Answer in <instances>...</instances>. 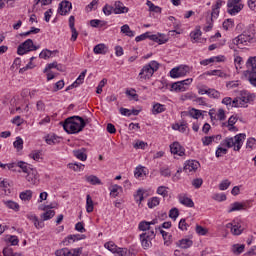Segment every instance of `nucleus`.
<instances>
[{
	"mask_svg": "<svg viewBox=\"0 0 256 256\" xmlns=\"http://www.w3.org/2000/svg\"><path fill=\"white\" fill-rule=\"evenodd\" d=\"M255 101V94H249L247 92H241L240 96L235 97H225L222 99V104L226 107H247V103Z\"/></svg>",
	"mask_w": 256,
	"mask_h": 256,
	"instance_id": "obj_1",
	"label": "nucleus"
},
{
	"mask_svg": "<svg viewBox=\"0 0 256 256\" xmlns=\"http://www.w3.org/2000/svg\"><path fill=\"white\" fill-rule=\"evenodd\" d=\"M64 131L70 135H75L81 133L85 129V124L83 122V117L81 116H71L68 117L64 122H60Z\"/></svg>",
	"mask_w": 256,
	"mask_h": 256,
	"instance_id": "obj_2",
	"label": "nucleus"
},
{
	"mask_svg": "<svg viewBox=\"0 0 256 256\" xmlns=\"http://www.w3.org/2000/svg\"><path fill=\"white\" fill-rule=\"evenodd\" d=\"M256 38V26L255 24L248 25L242 34L232 40L234 45H237L240 49L249 45V43H253Z\"/></svg>",
	"mask_w": 256,
	"mask_h": 256,
	"instance_id": "obj_3",
	"label": "nucleus"
},
{
	"mask_svg": "<svg viewBox=\"0 0 256 256\" xmlns=\"http://www.w3.org/2000/svg\"><path fill=\"white\" fill-rule=\"evenodd\" d=\"M247 135L245 133L237 134L236 136L231 138H226L222 140L221 146L227 147L228 149H231V147H234V151H241V147H243V141H245Z\"/></svg>",
	"mask_w": 256,
	"mask_h": 256,
	"instance_id": "obj_4",
	"label": "nucleus"
},
{
	"mask_svg": "<svg viewBox=\"0 0 256 256\" xmlns=\"http://www.w3.org/2000/svg\"><path fill=\"white\" fill-rule=\"evenodd\" d=\"M159 70V64L157 61L153 60L149 64H146L141 69L138 79L139 81H146V79H150L153 77L155 71Z\"/></svg>",
	"mask_w": 256,
	"mask_h": 256,
	"instance_id": "obj_5",
	"label": "nucleus"
},
{
	"mask_svg": "<svg viewBox=\"0 0 256 256\" xmlns=\"http://www.w3.org/2000/svg\"><path fill=\"white\" fill-rule=\"evenodd\" d=\"M246 69L249 83L256 87V56L250 57L247 60Z\"/></svg>",
	"mask_w": 256,
	"mask_h": 256,
	"instance_id": "obj_6",
	"label": "nucleus"
},
{
	"mask_svg": "<svg viewBox=\"0 0 256 256\" xmlns=\"http://www.w3.org/2000/svg\"><path fill=\"white\" fill-rule=\"evenodd\" d=\"M37 49H39V46H35L32 39H27L18 46L17 53L19 55H25L30 53V51H37Z\"/></svg>",
	"mask_w": 256,
	"mask_h": 256,
	"instance_id": "obj_7",
	"label": "nucleus"
},
{
	"mask_svg": "<svg viewBox=\"0 0 256 256\" xmlns=\"http://www.w3.org/2000/svg\"><path fill=\"white\" fill-rule=\"evenodd\" d=\"M243 3L241 0H228L227 2V13L229 15H237L243 11Z\"/></svg>",
	"mask_w": 256,
	"mask_h": 256,
	"instance_id": "obj_8",
	"label": "nucleus"
},
{
	"mask_svg": "<svg viewBox=\"0 0 256 256\" xmlns=\"http://www.w3.org/2000/svg\"><path fill=\"white\" fill-rule=\"evenodd\" d=\"M81 253H83V248H75L69 250V248H62L60 250H57L55 252L56 256H81Z\"/></svg>",
	"mask_w": 256,
	"mask_h": 256,
	"instance_id": "obj_9",
	"label": "nucleus"
},
{
	"mask_svg": "<svg viewBox=\"0 0 256 256\" xmlns=\"http://www.w3.org/2000/svg\"><path fill=\"white\" fill-rule=\"evenodd\" d=\"M187 69H189L187 66H179L173 68L170 71V77H172V79H179V77H185V75H187Z\"/></svg>",
	"mask_w": 256,
	"mask_h": 256,
	"instance_id": "obj_10",
	"label": "nucleus"
},
{
	"mask_svg": "<svg viewBox=\"0 0 256 256\" xmlns=\"http://www.w3.org/2000/svg\"><path fill=\"white\" fill-rule=\"evenodd\" d=\"M200 165L201 164L197 160H188L184 164L183 171H185V173H195Z\"/></svg>",
	"mask_w": 256,
	"mask_h": 256,
	"instance_id": "obj_11",
	"label": "nucleus"
},
{
	"mask_svg": "<svg viewBox=\"0 0 256 256\" xmlns=\"http://www.w3.org/2000/svg\"><path fill=\"white\" fill-rule=\"evenodd\" d=\"M71 9H73V4H71L70 1L63 0L62 2L59 3L58 13L59 15L64 16L67 15V13L71 11Z\"/></svg>",
	"mask_w": 256,
	"mask_h": 256,
	"instance_id": "obj_12",
	"label": "nucleus"
},
{
	"mask_svg": "<svg viewBox=\"0 0 256 256\" xmlns=\"http://www.w3.org/2000/svg\"><path fill=\"white\" fill-rule=\"evenodd\" d=\"M170 151L173 155H178L179 157L185 156V148L179 142L172 143L170 145Z\"/></svg>",
	"mask_w": 256,
	"mask_h": 256,
	"instance_id": "obj_13",
	"label": "nucleus"
},
{
	"mask_svg": "<svg viewBox=\"0 0 256 256\" xmlns=\"http://www.w3.org/2000/svg\"><path fill=\"white\" fill-rule=\"evenodd\" d=\"M225 1L223 0H216L215 4L212 5V11L210 13L212 21L213 19H217L219 17L220 9L223 7Z\"/></svg>",
	"mask_w": 256,
	"mask_h": 256,
	"instance_id": "obj_14",
	"label": "nucleus"
},
{
	"mask_svg": "<svg viewBox=\"0 0 256 256\" xmlns=\"http://www.w3.org/2000/svg\"><path fill=\"white\" fill-rule=\"evenodd\" d=\"M26 173V180L28 183H31V185H37V183H39V174L37 173V170L31 168Z\"/></svg>",
	"mask_w": 256,
	"mask_h": 256,
	"instance_id": "obj_15",
	"label": "nucleus"
},
{
	"mask_svg": "<svg viewBox=\"0 0 256 256\" xmlns=\"http://www.w3.org/2000/svg\"><path fill=\"white\" fill-rule=\"evenodd\" d=\"M27 219L33 223L36 229H43L45 227V222L39 220V218L34 214H27Z\"/></svg>",
	"mask_w": 256,
	"mask_h": 256,
	"instance_id": "obj_16",
	"label": "nucleus"
},
{
	"mask_svg": "<svg viewBox=\"0 0 256 256\" xmlns=\"http://www.w3.org/2000/svg\"><path fill=\"white\" fill-rule=\"evenodd\" d=\"M226 229H230L232 235H241L243 233V227L235 222L226 224Z\"/></svg>",
	"mask_w": 256,
	"mask_h": 256,
	"instance_id": "obj_17",
	"label": "nucleus"
},
{
	"mask_svg": "<svg viewBox=\"0 0 256 256\" xmlns=\"http://www.w3.org/2000/svg\"><path fill=\"white\" fill-rule=\"evenodd\" d=\"M123 13H129V8L125 7L123 2L116 1L114 4V14L115 15H121Z\"/></svg>",
	"mask_w": 256,
	"mask_h": 256,
	"instance_id": "obj_18",
	"label": "nucleus"
},
{
	"mask_svg": "<svg viewBox=\"0 0 256 256\" xmlns=\"http://www.w3.org/2000/svg\"><path fill=\"white\" fill-rule=\"evenodd\" d=\"M178 201L181 203V205H184L185 207H195V203L193 202V199L187 197L185 194H180L178 196Z\"/></svg>",
	"mask_w": 256,
	"mask_h": 256,
	"instance_id": "obj_19",
	"label": "nucleus"
},
{
	"mask_svg": "<svg viewBox=\"0 0 256 256\" xmlns=\"http://www.w3.org/2000/svg\"><path fill=\"white\" fill-rule=\"evenodd\" d=\"M145 39H150V41H157V35H151V32H146L135 38V42L139 43L140 41H145Z\"/></svg>",
	"mask_w": 256,
	"mask_h": 256,
	"instance_id": "obj_20",
	"label": "nucleus"
},
{
	"mask_svg": "<svg viewBox=\"0 0 256 256\" xmlns=\"http://www.w3.org/2000/svg\"><path fill=\"white\" fill-rule=\"evenodd\" d=\"M157 229H159L163 239H164V245H166L167 247H169V245H171V235H169V233H167L165 230L161 229V226H159L158 228H155V231H157Z\"/></svg>",
	"mask_w": 256,
	"mask_h": 256,
	"instance_id": "obj_21",
	"label": "nucleus"
},
{
	"mask_svg": "<svg viewBox=\"0 0 256 256\" xmlns=\"http://www.w3.org/2000/svg\"><path fill=\"white\" fill-rule=\"evenodd\" d=\"M202 35L201 27H196L195 31H192L190 33V37L192 39V43H199V39Z\"/></svg>",
	"mask_w": 256,
	"mask_h": 256,
	"instance_id": "obj_22",
	"label": "nucleus"
},
{
	"mask_svg": "<svg viewBox=\"0 0 256 256\" xmlns=\"http://www.w3.org/2000/svg\"><path fill=\"white\" fill-rule=\"evenodd\" d=\"M177 246L181 247V249H189V247L193 246V240H191L189 238L179 240L177 243Z\"/></svg>",
	"mask_w": 256,
	"mask_h": 256,
	"instance_id": "obj_23",
	"label": "nucleus"
},
{
	"mask_svg": "<svg viewBox=\"0 0 256 256\" xmlns=\"http://www.w3.org/2000/svg\"><path fill=\"white\" fill-rule=\"evenodd\" d=\"M85 234H74L69 235L67 238H65L64 243H75V241H81V239H85Z\"/></svg>",
	"mask_w": 256,
	"mask_h": 256,
	"instance_id": "obj_24",
	"label": "nucleus"
},
{
	"mask_svg": "<svg viewBox=\"0 0 256 256\" xmlns=\"http://www.w3.org/2000/svg\"><path fill=\"white\" fill-rule=\"evenodd\" d=\"M95 55H105L107 53V46L103 43L96 45L93 49Z\"/></svg>",
	"mask_w": 256,
	"mask_h": 256,
	"instance_id": "obj_25",
	"label": "nucleus"
},
{
	"mask_svg": "<svg viewBox=\"0 0 256 256\" xmlns=\"http://www.w3.org/2000/svg\"><path fill=\"white\" fill-rule=\"evenodd\" d=\"M140 241L143 249H149L151 247V238H148L147 234H140Z\"/></svg>",
	"mask_w": 256,
	"mask_h": 256,
	"instance_id": "obj_26",
	"label": "nucleus"
},
{
	"mask_svg": "<svg viewBox=\"0 0 256 256\" xmlns=\"http://www.w3.org/2000/svg\"><path fill=\"white\" fill-rule=\"evenodd\" d=\"M126 95L127 97H130V101H139V94H137V90L134 88L126 89Z\"/></svg>",
	"mask_w": 256,
	"mask_h": 256,
	"instance_id": "obj_27",
	"label": "nucleus"
},
{
	"mask_svg": "<svg viewBox=\"0 0 256 256\" xmlns=\"http://www.w3.org/2000/svg\"><path fill=\"white\" fill-rule=\"evenodd\" d=\"M73 153L76 159H79L80 161H87V154H85V149L82 148L80 150H74Z\"/></svg>",
	"mask_w": 256,
	"mask_h": 256,
	"instance_id": "obj_28",
	"label": "nucleus"
},
{
	"mask_svg": "<svg viewBox=\"0 0 256 256\" xmlns=\"http://www.w3.org/2000/svg\"><path fill=\"white\" fill-rule=\"evenodd\" d=\"M242 209H245V206L241 202H234L230 205V209L228 210V213H233L235 211H242Z\"/></svg>",
	"mask_w": 256,
	"mask_h": 256,
	"instance_id": "obj_29",
	"label": "nucleus"
},
{
	"mask_svg": "<svg viewBox=\"0 0 256 256\" xmlns=\"http://www.w3.org/2000/svg\"><path fill=\"white\" fill-rule=\"evenodd\" d=\"M3 203L8 209H13V211L19 209V204L13 200H3Z\"/></svg>",
	"mask_w": 256,
	"mask_h": 256,
	"instance_id": "obj_30",
	"label": "nucleus"
},
{
	"mask_svg": "<svg viewBox=\"0 0 256 256\" xmlns=\"http://www.w3.org/2000/svg\"><path fill=\"white\" fill-rule=\"evenodd\" d=\"M206 75H214L216 77H221L222 79H227L229 77V75H227V73L221 71V70H212V71H208L206 73Z\"/></svg>",
	"mask_w": 256,
	"mask_h": 256,
	"instance_id": "obj_31",
	"label": "nucleus"
},
{
	"mask_svg": "<svg viewBox=\"0 0 256 256\" xmlns=\"http://www.w3.org/2000/svg\"><path fill=\"white\" fill-rule=\"evenodd\" d=\"M165 105L156 103L153 105L152 113L153 115H159V113H164Z\"/></svg>",
	"mask_w": 256,
	"mask_h": 256,
	"instance_id": "obj_32",
	"label": "nucleus"
},
{
	"mask_svg": "<svg viewBox=\"0 0 256 256\" xmlns=\"http://www.w3.org/2000/svg\"><path fill=\"white\" fill-rule=\"evenodd\" d=\"M121 33H124L127 37H135V31L131 30L127 24L121 27Z\"/></svg>",
	"mask_w": 256,
	"mask_h": 256,
	"instance_id": "obj_33",
	"label": "nucleus"
},
{
	"mask_svg": "<svg viewBox=\"0 0 256 256\" xmlns=\"http://www.w3.org/2000/svg\"><path fill=\"white\" fill-rule=\"evenodd\" d=\"M32 198H33V191L31 190H26L20 193V199L22 201H31Z\"/></svg>",
	"mask_w": 256,
	"mask_h": 256,
	"instance_id": "obj_34",
	"label": "nucleus"
},
{
	"mask_svg": "<svg viewBox=\"0 0 256 256\" xmlns=\"http://www.w3.org/2000/svg\"><path fill=\"white\" fill-rule=\"evenodd\" d=\"M105 249H108V251H111V253H114V255L117 253L119 247H117V245H115V242H106L104 244Z\"/></svg>",
	"mask_w": 256,
	"mask_h": 256,
	"instance_id": "obj_35",
	"label": "nucleus"
},
{
	"mask_svg": "<svg viewBox=\"0 0 256 256\" xmlns=\"http://www.w3.org/2000/svg\"><path fill=\"white\" fill-rule=\"evenodd\" d=\"M93 198H91V195L86 196V211L87 213H93Z\"/></svg>",
	"mask_w": 256,
	"mask_h": 256,
	"instance_id": "obj_36",
	"label": "nucleus"
},
{
	"mask_svg": "<svg viewBox=\"0 0 256 256\" xmlns=\"http://www.w3.org/2000/svg\"><path fill=\"white\" fill-rule=\"evenodd\" d=\"M86 181L90 183V185H101V179L95 175L86 177Z\"/></svg>",
	"mask_w": 256,
	"mask_h": 256,
	"instance_id": "obj_37",
	"label": "nucleus"
},
{
	"mask_svg": "<svg viewBox=\"0 0 256 256\" xmlns=\"http://www.w3.org/2000/svg\"><path fill=\"white\" fill-rule=\"evenodd\" d=\"M91 27L97 28V27H105L107 25V21L99 20V19H93L90 21Z\"/></svg>",
	"mask_w": 256,
	"mask_h": 256,
	"instance_id": "obj_38",
	"label": "nucleus"
},
{
	"mask_svg": "<svg viewBox=\"0 0 256 256\" xmlns=\"http://www.w3.org/2000/svg\"><path fill=\"white\" fill-rule=\"evenodd\" d=\"M55 217V211L54 210H48L41 214L42 221H49V219H53Z\"/></svg>",
	"mask_w": 256,
	"mask_h": 256,
	"instance_id": "obj_39",
	"label": "nucleus"
},
{
	"mask_svg": "<svg viewBox=\"0 0 256 256\" xmlns=\"http://www.w3.org/2000/svg\"><path fill=\"white\" fill-rule=\"evenodd\" d=\"M16 167H19L23 173H29L30 171V167H29V164H27L26 162L24 161H19L16 163Z\"/></svg>",
	"mask_w": 256,
	"mask_h": 256,
	"instance_id": "obj_40",
	"label": "nucleus"
},
{
	"mask_svg": "<svg viewBox=\"0 0 256 256\" xmlns=\"http://www.w3.org/2000/svg\"><path fill=\"white\" fill-rule=\"evenodd\" d=\"M146 5H147V7H149V11L154 12V13H161V7L156 6L150 0H147Z\"/></svg>",
	"mask_w": 256,
	"mask_h": 256,
	"instance_id": "obj_41",
	"label": "nucleus"
},
{
	"mask_svg": "<svg viewBox=\"0 0 256 256\" xmlns=\"http://www.w3.org/2000/svg\"><path fill=\"white\" fill-rule=\"evenodd\" d=\"M232 251L235 255H241V253H243V251H245V245L235 244L232 248Z\"/></svg>",
	"mask_w": 256,
	"mask_h": 256,
	"instance_id": "obj_42",
	"label": "nucleus"
},
{
	"mask_svg": "<svg viewBox=\"0 0 256 256\" xmlns=\"http://www.w3.org/2000/svg\"><path fill=\"white\" fill-rule=\"evenodd\" d=\"M208 97H211V99H219L221 97V93L213 88H209Z\"/></svg>",
	"mask_w": 256,
	"mask_h": 256,
	"instance_id": "obj_43",
	"label": "nucleus"
},
{
	"mask_svg": "<svg viewBox=\"0 0 256 256\" xmlns=\"http://www.w3.org/2000/svg\"><path fill=\"white\" fill-rule=\"evenodd\" d=\"M159 203H160L159 197H152L148 201V207H149V209H153V208L157 207V205H159Z\"/></svg>",
	"mask_w": 256,
	"mask_h": 256,
	"instance_id": "obj_44",
	"label": "nucleus"
},
{
	"mask_svg": "<svg viewBox=\"0 0 256 256\" xmlns=\"http://www.w3.org/2000/svg\"><path fill=\"white\" fill-rule=\"evenodd\" d=\"M139 231H151L150 224L147 221H141L138 225Z\"/></svg>",
	"mask_w": 256,
	"mask_h": 256,
	"instance_id": "obj_45",
	"label": "nucleus"
},
{
	"mask_svg": "<svg viewBox=\"0 0 256 256\" xmlns=\"http://www.w3.org/2000/svg\"><path fill=\"white\" fill-rule=\"evenodd\" d=\"M167 189H169L166 186H159L157 188V193L158 195H161L162 197H168L169 196V191H167Z\"/></svg>",
	"mask_w": 256,
	"mask_h": 256,
	"instance_id": "obj_46",
	"label": "nucleus"
},
{
	"mask_svg": "<svg viewBox=\"0 0 256 256\" xmlns=\"http://www.w3.org/2000/svg\"><path fill=\"white\" fill-rule=\"evenodd\" d=\"M104 15H111L112 13H115V7L111 6V5H108L106 4L103 9H102Z\"/></svg>",
	"mask_w": 256,
	"mask_h": 256,
	"instance_id": "obj_47",
	"label": "nucleus"
},
{
	"mask_svg": "<svg viewBox=\"0 0 256 256\" xmlns=\"http://www.w3.org/2000/svg\"><path fill=\"white\" fill-rule=\"evenodd\" d=\"M105 85H107V79L104 78L99 82L97 86L96 93L98 95H101V93H103V88L105 87Z\"/></svg>",
	"mask_w": 256,
	"mask_h": 256,
	"instance_id": "obj_48",
	"label": "nucleus"
},
{
	"mask_svg": "<svg viewBox=\"0 0 256 256\" xmlns=\"http://www.w3.org/2000/svg\"><path fill=\"white\" fill-rule=\"evenodd\" d=\"M116 256H131V251H129L127 248H118V251H116Z\"/></svg>",
	"mask_w": 256,
	"mask_h": 256,
	"instance_id": "obj_49",
	"label": "nucleus"
},
{
	"mask_svg": "<svg viewBox=\"0 0 256 256\" xmlns=\"http://www.w3.org/2000/svg\"><path fill=\"white\" fill-rule=\"evenodd\" d=\"M51 55H53V52L49 49H45L39 54V57L40 59H50Z\"/></svg>",
	"mask_w": 256,
	"mask_h": 256,
	"instance_id": "obj_50",
	"label": "nucleus"
},
{
	"mask_svg": "<svg viewBox=\"0 0 256 256\" xmlns=\"http://www.w3.org/2000/svg\"><path fill=\"white\" fill-rule=\"evenodd\" d=\"M69 169H73V171H81L85 165L81 163H69L68 164Z\"/></svg>",
	"mask_w": 256,
	"mask_h": 256,
	"instance_id": "obj_51",
	"label": "nucleus"
},
{
	"mask_svg": "<svg viewBox=\"0 0 256 256\" xmlns=\"http://www.w3.org/2000/svg\"><path fill=\"white\" fill-rule=\"evenodd\" d=\"M233 20L232 19H227L223 22L222 27L225 29V31H229V29H233Z\"/></svg>",
	"mask_w": 256,
	"mask_h": 256,
	"instance_id": "obj_52",
	"label": "nucleus"
},
{
	"mask_svg": "<svg viewBox=\"0 0 256 256\" xmlns=\"http://www.w3.org/2000/svg\"><path fill=\"white\" fill-rule=\"evenodd\" d=\"M143 175H147V173L145 172V167L136 168L134 172V176L136 177V179H139V177H143Z\"/></svg>",
	"mask_w": 256,
	"mask_h": 256,
	"instance_id": "obj_53",
	"label": "nucleus"
},
{
	"mask_svg": "<svg viewBox=\"0 0 256 256\" xmlns=\"http://www.w3.org/2000/svg\"><path fill=\"white\" fill-rule=\"evenodd\" d=\"M169 217H170V219H173V221H176V220H177V217H179V209H177V208H172V209L169 211Z\"/></svg>",
	"mask_w": 256,
	"mask_h": 256,
	"instance_id": "obj_54",
	"label": "nucleus"
},
{
	"mask_svg": "<svg viewBox=\"0 0 256 256\" xmlns=\"http://www.w3.org/2000/svg\"><path fill=\"white\" fill-rule=\"evenodd\" d=\"M65 87V81L59 80L58 82L55 83L54 85V93H57V91H61Z\"/></svg>",
	"mask_w": 256,
	"mask_h": 256,
	"instance_id": "obj_55",
	"label": "nucleus"
},
{
	"mask_svg": "<svg viewBox=\"0 0 256 256\" xmlns=\"http://www.w3.org/2000/svg\"><path fill=\"white\" fill-rule=\"evenodd\" d=\"M85 75H87V70L82 71L74 83L78 86L81 85L85 81Z\"/></svg>",
	"mask_w": 256,
	"mask_h": 256,
	"instance_id": "obj_56",
	"label": "nucleus"
},
{
	"mask_svg": "<svg viewBox=\"0 0 256 256\" xmlns=\"http://www.w3.org/2000/svg\"><path fill=\"white\" fill-rule=\"evenodd\" d=\"M14 147L18 151H21L23 149V139L21 137L16 138V141L14 142Z\"/></svg>",
	"mask_w": 256,
	"mask_h": 256,
	"instance_id": "obj_57",
	"label": "nucleus"
},
{
	"mask_svg": "<svg viewBox=\"0 0 256 256\" xmlns=\"http://www.w3.org/2000/svg\"><path fill=\"white\" fill-rule=\"evenodd\" d=\"M160 175L162 177H171V170L169 169V167H161Z\"/></svg>",
	"mask_w": 256,
	"mask_h": 256,
	"instance_id": "obj_58",
	"label": "nucleus"
},
{
	"mask_svg": "<svg viewBox=\"0 0 256 256\" xmlns=\"http://www.w3.org/2000/svg\"><path fill=\"white\" fill-rule=\"evenodd\" d=\"M171 89H173V91H185V87H183L179 81L172 83Z\"/></svg>",
	"mask_w": 256,
	"mask_h": 256,
	"instance_id": "obj_59",
	"label": "nucleus"
},
{
	"mask_svg": "<svg viewBox=\"0 0 256 256\" xmlns=\"http://www.w3.org/2000/svg\"><path fill=\"white\" fill-rule=\"evenodd\" d=\"M230 185H231V182L229 180H224L219 184V189L220 191H227Z\"/></svg>",
	"mask_w": 256,
	"mask_h": 256,
	"instance_id": "obj_60",
	"label": "nucleus"
},
{
	"mask_svg": "<svg viewBox=\"0 0 256 256\" xmlns=\"http://www.w3.org/2000/svg\"><path fill=\"white\" fill-rule=\"evenodd\" d=\"M247 149H255L256 147V139L255 138H249L246 143Z\"/></svg>",
	"mask_w": 256,
	"mask_h": 256,
	"instance_id": "obj_61",
	"label": "nucleus"
},
{
	"mask_svg": "<svg viewBox=\"0 0 256 256\" xmlns=\"http://www.w3.org/2000/svg\"><path fill=\"white\" fill-rule=\"evenodd\" d=\"M200 115H201V111L195 108H192L190 110V117H192L193 119H199Z\"/></svg>",
	"mask_w": 256,
	"mask_h": 256,
	"instance_id": "obj_62",
	"label": "nucleus"
},
{
	"mask_svg": "<svg viewBox=\"0 0 256 256\" xmlns=\"http://www.w3.org/2000/svg\"><path fill=\"white\" fill-rule=\"evenodd\" d=\"M213 136H205L202 138V143L204 146H209L211 143H213Z\"/></svg>",
	"mask_w": 256,
	"mask_h": 256,
	"instance_id": "obj_63",
	"label": "nucleus"
},
{
	"mask_svg": "<svg viewBox=\"0 0 256 256\" xmlns=\"http://www.w3.org/2000/svg\"><path fill=\"white\" fill-rule=\"evenodd\" d=\"M216 157H223V155H227V149L223 147H218L216 150Z\"/></svg>",
	"mask_w": 256,
	"mask_h": 256,
	"instance_id": "obj_64",
	"label": "nucleus"
}]
</instances>
